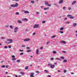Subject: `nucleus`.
<instances>
[{
    "instance_id": "16",
    "label": "nucleus",
    "mask_w": 77,
    "mask_h": 77,
    "mask_svg": "<svg viewBox=\"0 0 77 77\" xmlns=\"http://www.w3.org/2000/svg\"><path fill=\"white\" fill-rule=\"evenodd\" d=\"M24 12L25 14H29V12L28 11H25Z\"/></svg>"
},
{
    "instance_id": "35",
    "label": "nucleus",
    "mask_w": 77,
    "mask_h": 77,
    "mask_svg": "<svg viewBox=\"0 0 77 77\" xmlns=\"http://www.w3.org/2000/svg\"><path fill=\"white\" fill-rule=\"evenodd\" d=\"M26 47V45H23L22 46V47Z\"/></svg>"
},
{
    "instance_id": "18",
    "label": "nucleus",
    "mask_w": 77,
    "mask_h": 77,
    "mask_svg": "<svg viewBox=\"0 0 77 77\" xmlns=\"http://www.w3.org/2000/svg\"><path fill=\"white\" fill-rule=\"evenodd\" d=\"M17 23H22V22H21V20H18L17 21Z\"/></svg>"
},
{
    "instance_id": "12",
    "label": "nucleus",
    "mask_w": 77,
    "mask_h": 77,
    "mask_svg": "<svg viewBox=\"0 0 77 77\" xmlns=\"http://www.w3.org/2000/svg\"><path fill=\"white\" fill-rule=\"evenodd\" d=\"M55 67V65H51V68L53 69Z\"/></svg>"
},
{
    "instance_id": "24",
    "label": "nucleus",
    "mask_w": 77,
    "mask_h": 77,
    "mask_svg": "<svg viewBox=\"0 0 77 77\" xmlns=\"http://www.w3.org/2000/svg\"><path fill=\"white\" fill-rule=\"evenodd\" d=\"M76 26H77V24L75 23L73 24V26H74V27H75Z\"/></svg>"
},
{
    "instance_id": "32",
    "label": "nucleus",
    "mask_w": 77,
    "mask_h": 77,
    "mask_svg": "<svg viewBox=\"0 0 77 77\" xmlns=\"http://www.w3.org/2000/svg\"><path fill=\"white\" fill-rule=\"evenodd\" d=\"M60 30H63V28H61L60 29Z\"/></svg>"
},
{
    "instance_id": "56",
    "label": "nucleus",
    "mask_w": 77,
    "mask_h": 77,
    "mask_svg": "<svg viewBox=\"0 0 77 77\" xmlns=\"http://www.w3.org/2000/svg\"><path fill=\"white\" fill-rule=\"evenodd\" d=\"M47 77H51V76L50 75H48Z\"/></svg>"
},
{
    "instance_id": "64",
    "label": "nucleus",
    "mask_w": 77,
    "mask_h": 77,
    "mask_svg": "<svg viewBox=\"0 0 77 77\" xmlns=\"http://www.w3.org/2000/svg\"><path fill=\"white\" fill-rule=\"evenodd\" d=\"M2 39H5V38H4V37H2Z\"/></svg>"
},
{
    "instance_id": "49",
    "label": "nucleus",
    "mask_w": 77,
    "mask_h": 77,
    "mask_svg": "<svg viewBox=\"0 0 77 77\" xmlns=\"http://www.w3.org/2000/svg\"><path fill=\"white\" fill-rule=\"evenodd\" d=\"M36 34V33L35 32L33 34V36H35V34Z\"/></svg>"
},
{
    "instance_id": "4",
    "label": "nucleus",
    "mask_w": 77,
    "mask_h": 77,
    "mask_svg": "<svg viewBox=\"0 0 77 77\" xmlns=\"http://www.w3.org/2000/svg\"><path fill=\"white\" fill-rule=\"evenodd\" d=\"M12 60H16V58H15V56L14 55H12Z\"/></svg>"
},
{
    "instance_id": "33",
    "label": "nucleus",
    "mask_w": 77,
    "mask_h": 77,
    "mask_svg": "<svg viewBox=\"0 0 77 77\" xmlns=\"http://www.w3.org/2000/svg\"><path fill=\"white\" fill-rule=\"evenodd\" d=\"M68 9L69 10H71V7H68Z\"/></svg>"
},
{
    "instance_id": "7",
    "label": "nucleus",
    "mask_w": 77,
    "mask_h": 77,
    "mask_svg": "<svg viewBox=\"0 0 77 77\" xmlns=\"http://www.w3.org/2000/svg\"><path fill=\"white\" fill-rule=\"evenodd\" d=\"M30 77H34V76H33V75H34V73L33 72H32L30 73Z\"/></svg>"
},
{
    "instance_id": "47",
    "label": "nucleus",
    "mask_w": 77,
    "mask_h": 77,
    "mask_svg": "<svg viewBox=\"0 0 77 77\" xmlns=\"http://www.w3.org/2000/svg\"><path fill=\"white\" fill-rule=\"evenodd\" d=\"M48 66H51V64L50 63H49V64H48Z\"/></svg>"
},
{
    "instance_id": "9",
    "label": "nucleus",
    "mask_w": 77,
    "mask_h": 77,
    "mask_svg": "<svg viewBox=\"0 0 77 77\" xmlns=\"http://www.w3.org/2000/svg\"><path fill=\"white\" fill-rule=\"evenodd\" d=\"M63 0H60L59 2V4H62V3H63Z\"/></svg>"
},
{
    "instance_id": "53",
    "label": "nucleus",
    "mask_w": 77,
    "mask_h": 77,
    "mask_svg": "<svg viewBox=\"0 0 77 77\" xmlns=\"http://www.w3.org/2000/svg\"><path fill=\"white\" fill-rule=\"evenodd\" d=\"M56 59L57 60H60V59H59V58H56Z\"/></svg>"
},
{
    "instance_id": "54",
    "label": "nucleus",
    "mask_w": 77,
    "mask_h": 77,
    "mask_svg": "<svg viewBox=\"0 0 77 77\" xmlns=\"http://www.w3.org/2000/svg\"><path fill=\"white\" fill-rule=\"evenodd\" d=\"M48 6H51V4H48Z\"/></svg>"
},
{
    "instance_id": "15",
    "label": "nucleus",
    "mask_w": 77,
    "mask_h": 77,
    "mask_svg": "<svg viewBox=\"0 0 77 77\" xmlns=\"http://www.w3.org/2000/svg\"><path fill=\"white\" fill-rule=\"evenodd\" d=\"M45 5L46 6H47V5H48V2H46L45 3Z\"/></svg>"
},
{
    "instance_id": "1",
    "label": "nucleus",
    "mask_w": 77,
    "mask_h": 77,
    "mask_svg": "<svg viewBox=\"0 0 77 77\" xmlns=\"http://www.w3.org/2000/svg\"><path fill=\"white\" fill-rule=\"evenodd\" d=\"M18 6V4L17 3H16V5H11V7H13V8L17 7Z\"/></svg>"
},
{
    "instance_id": "37",
    "label": "nucleus",
    "mask_w": 77,
    "mask_h": 77,
    "mask_svg": "<svg viewBox=\"0 0 77 77\" xmlns=\"http://www.w3.org/2000/svg\"><path fill=\"white\" fill-rule=\"evenodd\" d=\"M69 22H65V24H69Z\"/></svg>"
},
{
    "instance_id": "23",
    "label": "nucleus",
    "mask_w": 77,
    "mask_h": 77,
    "mask_svg": "<svg viewBox=\"0 0 77 77\" xmlns=\"http://www.w3.org/2000/svg\"><path fill=\"white\" fill-rule=\"evenodd\" d=\"M44 71L46 73H48V71L47 70H45Z\"/></svg>"
},
{
    "instance_id": "42",
    "label": "nucleus",
    "mask_w": 77,
    "mask_h": 77,
    "mask_svg": "<svg viewBox=\"0 0 77 77\" xmlns=\"http://www.w3.org/2000/svg\"><path fill=\"white\" fill-rule=\"evenodd\" d=\"M65 8H66V7H63V10H65Z\"/></svg>"
},
{
    "instance_id": "19",
    "label": "nucleus",
    "mask_w": 77,
    "mask_h": 77,
    "mask_svg": "<svg viewBox=\"0 0 77 77\" xmlns=\"http://www.w3.org/2000/svg\"><path fill=\"white\" fill-rule=\"evenodd\" d=\"M28 68H29V66H26L25 68V69L26 70H27V69H28Z\"/></svg>"
},
{
    "instance_id": "14",
    "label": "nucleus",
    "mask_w": 77,
    "mask_h": 77,
    "mask_svg": "<svg viewBox=\"0 0 77 77\" xmlns=\"http://www.w3.org/2000/svg\"><path fill=\"white\" fill-rule=\"evenodd\" d=\"M20 74H21L22 75H24V73L23 72H20Z\"/></svg>"
},
{
    "instance_id": "51",
    "label": "nucleus",
    "mask_w": 77,
    "mask_h": 77,
    "mask_svg": "<svg viewBox=\"0 0 77 77\" xmlns=\"http://www.w3.org/2000/svg\"><path fill=\"white\" fill-rule=\"evenodd\" d=\"M36 73H39V72L38 71H36Z\"/></svg>"
},
{
    "instance_id": "20",
    "label": "nucleus",
    "mask_w": 77,
    "mask_h": 77,
    "mask_svg": "<svg viewBox=\"0 0 77 77\" xmlns=\"http://www.w3.org/2000/svg\"><path fill=\"white\" fill-rule=\"evenodd\" d=\"M26 48L27 49V50H30V47H26Z\"/></svg>"
},
{
    "instance_id": "59",
    "label": "nucleus",
    "mask_w": 77,
    "mask_h": 77,
    "mask_svg": "<svg viewBox=\"0 0 77 77\" xmlns=\"http://www.w3.org/2000/svg\"><path fill=\"white\" fill-rule=\"evenodd\" d=\"M74 74V73L73 72H71V74Z\"/></svg>"
},
{
    "instance_id": "28",
    "label": "nucleus",
    "mask_w": 77,
    "mask_h": 77,
    "mask_svg": "<svg viewBox=\"0 0 77 77\" xmlns=\"http://www.w3.org/2000/svg\"><path fill=\"white\" fill-rule=\"evenodd\" d=\"M50 42H47L46 43V44L47 45H48V44H50Z\"/></svg>"
},
{
    "instance_id": "21",
    "label": "nucleus",
    "mask_w": 77,
    "mask_h": 77,
    "mask_svg": "<svg viewBox=\"0 0 77 77\" xmlns=\"http://www.w3.org/2000/svg\"><path fill=\"white\" fill-rule=\"evenodd\" d=\"M49 9V7H48L47 8H44V10H47Z\"/></svg>"
},
{
    "instance_id": "26",
    "label": "nucleus",
    "mask_w": 77,
    "mask_h": 77,
    "mask_svg": "<svg viewBox=\"0 0 77 77\" xmlns=\"http://www.w3.org/2000/svg\"><path fill=\"white\" fill-rule=\"evenodd\" d=\"M27 52H28V53H29V52H31V50H28L27 51Z\"/></svg>"
},
{
    "instance_id": "25",
    "label": "nucleus",
    "mask_w": 77,
    "mask_h": 77,
    "mask_svg": "<svg viewBox=\"0 0 77 77\" xmlns=\"http://www.w3.org/2000/svg\"><path fill=\"white\" fill-rule=\"evenodd\" d=\"M67 62V60H63V62Z\"/></svg>"
},
{
    "instance_id": "31",
    "label": "nucleus",
    "mask_w": 77,
    "mask_h": 77,
    "mask_svg": "<svg viewBox=\"0 0 77 77\" xmlns=\"http://www.w3.org/2000/svg\"><path fill=\"white\" fill-rule=\"evenodd\" d=\"M10 27L11 29H13V27L11 25L10 26Z\"/></svg>"
},
{
    "instance_id": "10",
    "label": "nucleus",
    "mask_w": 77,
    "mask_h": 77,
    "mask_svg": "<svg viewBox=\"0 0 77 77\" xmlns=\"http://www.w3.org/2000/svg\"><path fill=\"white\" fill-rule=\"evenodd\" d=\"M60 43H63V44H66V42H65V41H61L60 42Z\"/></svg>"
},
{
    "instance_id": "27",
    "label": "nucleus",
    "mask_w": 77,
    "mask_h": 77,
    "mask_svg": "<svg viewBox=\"0 0 77 77\" xmlns=\"http://www.w3.org/2000/svg\"><path fill=\"white\" fill-rule=\"evenodd\" d=\"M20 60H17V61H16V62H20Z\"/></svg>"
},
{
    "instance_id": "44",
    "label": "nucleus",
    "mask_w": 77,
    "mask_h": 77,
    "mask_svg": "<svg viewBox=\"0 0 77 77\" xmlns=\"http://www.w3.org/2000/svg\"><path fill=\"white\" fill-rule=\"evenodd\" d=\"M15 14L16 15H19V13H18V12H16V13Z\"/></svg>"
},
{
    "instance_id": "11",
    "label": "nucleus",
    "mask_w": 77,
    "mask_h": 77,
    "mask_svg": "<svg viewBox=\"0 0 77 77\" xmlns=\"http://www.w3.org/2000/svg\"><path fill=\"white\" fill-rule=\"evenodd\" d=\"M36 53L37 54H39V49H37L36 50Z\"/></svg>"
},
{
    "instance_id": "39",
    "label": "nucleus",
    "mask_w": 77,
    "mask_h": 77,
    "mask_svg": "<svg viewBox=\"0 0 77 77\" xmlns=\"http://www.w3.org/2000/svg\"><path fill=\"white\" fill-rule=\"evenodd\" d=\"M31 3H34V1H31Z\"/></svg>"
},
{
    "instance_id": "45",
    "label": "nucleus",
    "mask_w": 77,
    "mask_h": 77,
    "mask_svg": "<svg viewBox=\"0 0 77 77\" xmlns=\"http://www.w3.org/2000/svg\"><path fill=\"white\" fill-rule=\"evenodd\" d=\"M8 48H11V45L8 46Z\"/></svg>"
},
{
    "instance_id": "34",
    "label": "nucleus",
    "mask_w": 77,
    "mask_h": 77,
    "mask_svg": "<svg viewBox=\"0 0 77 77\" xmlns=\"http://www.w3.org/2000/svg\"><path fill=\"white\" fill-rule=\"evenodd\" d=\"M5 68V65L2 66H1V68Z\"/></svg>"
},
{
    "instance_id": "50",
    "label": "nucleus",
    "mask_w": 77,
    "mask_h": 77,
    "mask_svg": "<svg viewBox=\"0 0 77 77\" xmlns=\"http://www.w3.org/2000/svg\"><path fill=\"white\" fill-rule=\"evenodd\" d=\"M41 50H42L43 49V47H41L40 48Z\"/></svg>"
},
{
    "instance_id": "63",
    "label": "nucleus",
    "mask_w": 77,
    "mask_h": 77,
    "mask_svg": "<svg viewBox=\"0 0 77 77\" xmlns=\"http://www.w3.org/2000/svg\"><path fill=\"white\" fill-rule=\"evenodd\" d=\"M6 68H8V66H6Z\"/></svg>"
},
{
    "instance_id": "6",
    "label": "nucleus",
    "mask_w": 77,
    "mask_h": 77,
    "mask_svg": "<svg viewBox=\"0 0 77 77\" xmlns=\"http://www.w3.org/2000/svg\"><path fill=\"white\" fill-rule=\"evenodd\" d=\"M38 24H36L34 25V26L33 27L34 28H38Z\"/></svg>"
},
{
    "instance_id": "62",
    "label": "nucleus",
    "mask_w": 77,
    "mask_h": 77,
    "mask_svg": "<svg viewBox=\"0 0 77 77\" xmlns=\"http://www.w3.org/2000/svg\"><path fill=\"white\" fill-rule=\"evenodd\" d=\"M58 72H60V70H58Z\"/></svg>"
},
{
    "instance_id": "8",
    "label": "nucleus",
    "mask_w": 77,
    "mask_h": 77,
    "mask_svg": "<svg viewBox=\"0 0 77 77\" xmlns=\"http://www.w3.org/2000/svg\"><path fill=\"white\" fill-rule=\"evenodd\" d=\"M30 41V39H25L24 40V41Z\"/></svg>"
},
{
    "instance_id": "22",
    "label": "nucleus",
    "mask_w": 77,
    "mask_h": 77,
    "mask_svg": "<svg viewBox=\"0 0 77 77\" xmlns=\"http://www.w3.org/2000/svg\"><path fill=\"white\" fill-rule=\"evenodd\" d=\"M57 53V52H56V51H53V54H56V53Z\"/></svg>"
},
{
    "instance_id": "13",
    "label": "nucleus",
    "mask_w": 77,
    "mask_h": 77,
    "mask_svg": "<svg viewBox=\"0 0 77 77\" xmlns=\"http://www.w3.org/2000/svg\"><path fill=\"white\" fill-rule=\"evenodd\" d=\"M28 20L26 18H25L22 20V21H28Z\"/></svg>"
},
{
    "instance_id": "57",
    "label": "nucleus",
    "mask_w": 77,
    "mask_h": 77,
    "mask_svg": "<svg viewBox=\"0 0 77 77\" xmlns=\"http://www.w3.org/2000/svg\"><path fill=\"white\" fill-rule=\"evenodd\" d=\"M61 33H63V32H60Z\"/></svg>"
},
{
    "instance_id": "58",
    "label": "nucleus",
    "mask_w": 77,
    "mask_h": 77,
    "mask_svg": "<svg viewBox=\"0 0 77 77\" xmlns=\"http://www.w3.org/2000/svg\"><path fill=\"white\" fill-rule=\"evenodd\" d=\"M8 74V72H5V74Z\"/></svg>"
},
{
    "instance_id": "17",
    "label": "nucleus",
    "mask_w": 77,
    "mask_h": 77,
    "mask_svg": "<svg viewBox=\"0 0 77 77\" xmlns=\"http://www.w3.org/2000/svg\"><path fill=\"white\" fill-rule=\"evenodd\" d=\"M76 3V1H75L73 2L72 3V5H74V4H75Z\"/></svg>"
},
{
    "instance_id": "3",
    "label": "nucleus",
    "mask_w": 77,
    "mask_h": 77,
    "mask_svg": "<svg viewBox=\"0 0 77 77\" xmlns=\"http://www.w3.org/2000/svg\"><path fill=\"white\" fill-rule=\"evenodd\" d=\"M18 27H16L14 29V32H18Z\"/></svg>"
},
{
    "instance_id": "43",
    "label": "nucleus",
    "mask_w": 77,
    "mask_h": 77,
    "mask_svg": "<svg viewBox=\"0 0 77 77\" xmlns=\"http://www.w3.org/2000/svg\"><path fill=\"white\" fill-rule=\"evenodd\" d=\"M62 52L63 53H66V52L65 51H62Z\"/></svg>"
},
{
    "instance_id": "48",
    "label": "nucleus",
    "mask_w": 77,
    "mask_h": 77,
    "mask_svg": "<svg viewBox=\"0 0 77 77\" xmlns=\"http://www.w3.org/2000/svg\"><path fill=\"white\" fill-rule=\"evenodd\" d=\"M20 55H23V53L22 52L21 53H20Z\"/></svg>"
},
{
    "instance_id": "61",
    "label": "nucleus",
    "mask_w": 77,
    "mask_h": 77,
    "mask_svg": "<svg viewBox=\"0 0 77 77\" xmlns=\"http://www.w3.org/2000/svg\"><path fill=\"white\" fill-rule=\"evenodd\" d=\"M15 76L16 77H18V76H17V75H15Z\"/></svg>"
},
{
    "instance_id": "52",
    "label": "nucleus",
    "mask_w": 77,
    "mask_h": 77,
    "mask_svg": "<svg viewBox=\"0 0 77 77\" xmlns=\"http://www.w3.org/2000/svg\"><path fill=\"white\" fill-rule=\"evenodd\" d=\"M67 19V17H65L64 19V20H66Z\"/></svg>"
},
{
    "instance_id": "38",
    "label": "nucleus",
    "mask_w": 77,
    "mask_h": 77,
    "mask_svg": "<svg viewBox=\"0 0 77 77\" xmlns=\"http://www.w3.org/2000/svg\"><path fill=\"white\" fill-rule=\"evenodd\" d=\"M4 48H5V49H7V48H8V47L5 46L4 47Z\"/></svg>"
},
{
    "instance_id": "46",
    "label": "nucleus",
    "mask_w": 77,
    "mask_h": 77,
    "mask_svg": "<svg viewBox=\"0 0 77 77\" xmlns=\"http://www.w3.org/2000/svg\"><path fill=\"white\" fill-rule=\"evenodd\" d=\"M61 58L62 59H64V57H61Z\"/></svg>"
},
{
    "instance_id": "55",
    "label": "nucleus",
    "mask_w": 77,
    "mask_h": 77,
    "mask_svg": "<svg viewBox=\"0 0 77 77\" xmlns=\"http://www.w3.org/2000/svg\"><path fill=\"white\" fill-rule=\"evenodd\" d=\"M36 14H39V12H38V11H37L36 12Z\"/></svg>"
},
{
    "instance_id": "5",
    "label": "nucleus",
    "mask_w": 77,
    "mask_h": 77,
    "mask_svg": "<svg viewBox=\"0 0 77 77\" xmlns=\"http://www.w3.org/2000/svg\"><path fill=\"white\" fill-rule=\"evenodd\" d=\"M7 41H10V43H12V41H13V40L12 39H8L7 40Z\"/></svg>"
},
{
    "instance_id": "36",
    "label": "nucleus",
    "mask_w": 77,
    "mask_h": 77,
    "mask_svg": "<svg viewBox=\"0 0 77 77\" xmlns=\"http://www.w3.org/2000/svg\"><path fill=\"white\" fill-rule=\"evenodd\" d=\"M45 23V20H44L42 22V23H43V24H44V23Z\"/></svg>"
},
{
    "instance_id": "29",
    "label": "nucleus",
    "mask_w": 77,
    "mask_h": 77,
    "mask_svg": "<svg viewBox=\"0 0 77 77\" xmlns=\"http://www.w3.org/2000/svg\"><path fill=\"white\" fill-rule=\"evenodd\" d=\"M56 37V35L53 36H52L51 37V38H54V37Z\"/></svg>"
},
{
    "instance_id": "41",
    "label": "nucleus",
    "mask_w": 77,
    "mask_h": 77,
    "mask_svg": "<svg viewBox=\"0 0 77 77\" xmlns=\"http://www.w3.org/2000/svg\"><path fill=\"white\" fill-rule=\"evenodd\" d=\"M19 51H21V52H23V50H19Z\"/></svg>"
},
{
    "instance_id": "40",
    "label": "nucleus",
    "mask_w": 77,
    "mask_h": 77,
    "mask_svg": "<svg viewBox=\"0 0 77 77\" xmlns=\"http://www.w3.org/2000/svg\"><path fill=\"white\" fill-rule=\"evenodd\" d=\"M64 73H65V72H66V70H64Z\"/></svg>"
},
{
    "instance_id": "30",
    "label": "nucleus",
    "mask_w": 77,
    "mask_h": 77,
    "mask_svg": "<svg viewBox=\"0 0 77 77\" xmlns=\"http://www.w3.org/2000/svg\"><path fill=\"white\" fill-rule=\"evenodd\" d=\"M51 60H54V58L53 57L51 58Z\"/></svg>"
},
{
    "instance_id": "2",
    "label": "nucleus",
    "mask_w": 77,
    "mask_h": 77,
    "mask_svg": "<svg viewBox=\"0 0 77 77\" xmlns=\"http://www.w3.org/2000/svg\"><path fill=\"white\" fill-rule=\"evenodd\" d=\"M67 17H69L70 19H74V17H72V15H71L68 14L67 15Z\"/></svg>"
},
{
    "instance_id": "60",
    "label": "nucleus",
    "mask_w": 77,
    "mask_h": 77,
    "mask_svg": "<svg viewBox=\"0 0 77 77\" xmlns=\"http://www.w3.org/2000/svg\"><path fill=\"white\" fill-rule=\"evenodd\" d=\"M15 1L16 2H18V1H19V0H15Z\"/></svg>"
}]
</instances>
